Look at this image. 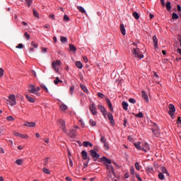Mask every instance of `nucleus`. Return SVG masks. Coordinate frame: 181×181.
<instances>
[{"label":"nucleus","instance_id":"obj_1","mask_svg":"<svg viewBox=\"0 0 181 181\" xmlns=\"http://www.w3.org/2000/svg\"><path fill=\"white\" fill-rule=\"evenodd\" d=\"M100 160H102V162H105L106 163H108L106 164L107 176H112V175H115V172L114 171V167L111 165V160L107 158V157L105 156H103V158H100Z\"/></svg>","mask_w":181,"mask_h":181},{"label":"nucleus","instance_id":"obj_2","mask_svg":"<svg viewBox=\"0 0 181 181\" xmlns=\"http://www.w3.org/2000/svg\"><path fill=\"white\" fill-rule=\"evenodd\" d=\"M28 91L31 93V94H35V95H37V97H40L41 94H40V87L39 86H35L33 84H30L28 86Z\"/></svg>","mask_w":181,"mask_h":181},{"label":"nucleus","instance_id":"obj_3","mask_svg":"<svg viewBox=\"0 0 181 181\" xmlns=\"http://www.w3.org/2000/svg\"><path fill=\"white\" fill-rule=\"evenodd\" d=\"M60 67H62V61L59 59L54 60L52 62V69L57 74H60Z\"/></svg>","mask_w":181,"mask_h":181},{"label":"nucleus","instance_id":"obj_4","mask_svg":"<svg viewBox=\"0 0 181 181\" xmlns=\"http://www.w3.org/2000/svg\"><path fill=\"white\" fill-rule=\"evenodd\" d=\"M133 45L135 46V47L132 49V54L134 56V57H136V59H139V60L144 59V54H141V51L139 50V48H138V46H136V44L133 43Z\"/></svg>","mask_w":181,"mask_h":181},{"label":"nucleus","instance_id":"obj_5","mask_svg":"<svg viewBox=\"0 0 181 181\" xmlns=\"http://www.w3.org/2000/svg\"><path fill=\"white\" fill-rule=\"evenodd\" d=\"M7 104H9L11 107L13 105H16V96L13 94H11L8 95V98L6 99Z\"/></svg>","mask_w":181,"mask_h":181},{"label":"nucleus","instance_id":"obj_6","mask_svg":"<svg viewBox=\"0 0 181 181\" xmlns=\"http://www.w3.org/2000/svg\"><path fill=\"white\" fill-rule=\"evenodd\" d=\"M59 129H61L62 132H64V134H67L68 131H67V128L66 127V122L63 119H59Z\"/></svg>","mask_w":181,"mask_h":181},{"label":"nucleus","instance_id":"obj_7","mask_svg":"<svg viewBox=\"0 0 181 181\" xmlns=\"http://www.w3.org/2000/svg\"><path fill=\"white\" fill-rule=\"evenodd\" d=\"M169 112L168 114L171 117L172 119H175V112H176V108L175 107V105L173 104H170L168 106Z\"/></svg>","mask_w":181,"mask_h":181},{"label":"nucleus","instance_id":"obj_8","mask_svg":"<svg viewBox=\"0 0 181 181\" xmlns=\"http://www.w3.org/2000/svg\"><path fill=\"white\" fill-rule=\"evenodd\" d=\"M90 153L92 158H93V160H95V162H96V160H98V159H100V154L98 153V152L95 151V150H90Z\"/></svg>","mask_w":181,"mask_h":181},{"label":"nucleus","instance_id":"obj_9","mask_svg":"<svg viewBox=\"0 0 181 181\" xmlns=\"http://www.w3.org/2000/svg\"><path fill=\"white\" fill-rule=\"evenodd\" d=\"M141 148H143L141 151H144V152H148V151H151L149 145L145 141L141 142Z\"/></svg>","mask_w":181,"mask_h":181},{"label":"nucleus","instance_id":"obj_10","mask_svg":"<svg viewBox=\"0 0 181 181\" xmlns=\"http://www.w3.org/2000/svg\"><path fill=\"white\" fill-rule=\"evenodd\" d=\"M89 110L92 115H97V107L94 103H92L91 105H90Z\"/></svg>","mask_w":181,"mask_h":181},{"label":"nucleus","instance_id":"obj_11","mask_svg":"<svg viewBox=\"0 0 181 181\" xmlns=\"http://www.w3.org/2000/svg\"><path fill=\"white\" fill-rule=\"evenodd\" d=\"M98 110H100V111H101L103 115H104V117H107V110H105V107L101 105H98Z\"/></svg>","mask_w":181,"mask_h":181},{"label":"nucleus","instance_id":"obj_12","mask_svg":"<svg viewBox=\"0 0 181 181\" xmlns=\"http://www.w3.org/2000/svg\"><path fill=\"white\" fill-rule=\"evenodd\" d=\"M66 135H69L71 138H76V136H77V131L71 129H70V132L69 133L68 132V134Z\"/></svg>","mask_w":181,"mask_h":181},{"label":"nucleus","instance_id":"obj_13","mask_svg":"<svg viewBox=\"0 0 181 181\" xmlns=\"http://www.w3.org/2000/svg\"><path fill=\"white\" fill-rule=\"evenodd\" d=\"M24 127H28L29 128H35V127H36V123L33 122H27L24 124Z\"/></svg>","mask_w":181,"mask_h":181},{"label":"nucleus","instance_id":"obj_14","mask_svg":"<svg viewBox=\"0 0 181 181\" xmlns=\"http://www.w3.org/2000/svg\"><path fill=\"white\" fill-rule=\"evenodd\" d=\"M134 146H135V148H136L139 151H142V149H144L142 148V142L141 141H138L136 143L134 144Z\"/></svg>","mask_w":181,"mask_h":181},{"label":"nucleus","instance_id":"obj_15","mask_svg":"<svg viewBox=\"0 0 181 181\" xmlns=\"http://www.w3.org/2000/svg\"><path fill=\"white\" fill-rule=\"evenodd\" d=\"M108 119L110 122V124L112 125H114L115 124V121H114V116L111 113L107 114Z\"/></svg>","mask_w":181,"mask_h":181},{"label":"nucleus","instance_id":"obj_16","mask_svg":"<svg viewBox=\"0 0 181 181\" xmlns=\"http://www.w3.org/2000/svg\"><path fill=\"white\" fill-rule=\"evenodd\" d=\"M141 95L144 100H145V101H146L147 103L149 102V98H148V95L146 94V92H145L144 90H142Z\"/></svg>","mask_w":181,"mask_h":181},{"label":"nucleus","instance_id":"obj_17","mask_svg":"<svg viewBox=\"0 0 181 181\" xmlns=\"http://www.w3.org/2000/svg\"><path fill=\"white\" fill-rule=\"evenodd\" d=\"M81 156H82L83 159H84V160H87V159H88V155L87 153V151H82Z\"/></svg>","mask_w":181,"mask_h":181},{"label":"nucleus","instance_id":"obj_18","mask_svg":"<svg viewBox=\"0 0 181 181\" xmlns=\"http://www.w3.org/2000/svg\"><path fill=\"white\" fill-rule=\"evenodd\" d=\"M153 42L154 44L155 49H158V37H156V35H154L153 37Z\"/></svg>","mask_w":181,"mask_h":181},{"label":"nucleus","instance_id":"obj_19","mask_svg":"<svg viewBox=\"0 0 181 181\" xmlns=\"http://www.w3.org/2000/svg\"><path fill=\"white\" fill-rule=\"evenodd\" d=\"M69 49L70 52H73L74 53H76V52H77V48H76V46H74V45L73 44L69 45Z\"/></svg>","mask_w":181,"mask_h":181},{"label":"nucleus","instance_id":"obj_20","mask_svg":"<svg viewBox=\"0 0 181 181\" xmlns=\"http://www.w3.org/2000/svg\"><path fill=\"white\" fill-rule=\"evenodd\" d=\"M25 98H27L28 101L29 103H35V98H33L32 96H29V95H25Z\"/></svg>","mask_w":181,"mask_h":181},{"label":"nucleus","instance_id":"obj_21","mask_svg":"<svg viewBox=\"0 0 181 181\" xmlns=\"http://www.w3.org/2000/svg\"><path fill=\"white\" fill-rule=\"evenodd\" d=\"M120 32L123 36H125L126 31H125V27L124 26V24L120 25Z\"/></svg>","mask_w":181,"mask_h":181},{"label":"nucleus","instance_id":"obj_22","mask_svg":"<svg viewBox=\"0 0 181 181\" xmlns=\"http://www.w3.org/2000/svg\"><path fill=\"white\" fill-rule=\"evenodd\" d=\"M161 172L164 174L166 175V176H169V172H168V170L165 167H161L160 168Z\"/></svg>","mask_w":181,"mask_h":181},{"label":"nucleus","instance_id":"obj_23","mask_svg":"<svg viewBox=\"0 0 181 181\" xmlns=\"http://www.w3.org/2000/svg\"><path fill=\"white\" fill-rule=\"evenodd\" d=\"M122 105L125 111H128V103L124 101L122 103Z\"/></svg>","mask_w":181,"mask_h":181},{"label":"nucleus","instance_id":"obj_24","mask_svg":"<svg viewBox=\"0 0 181 181\" xmlns=\"http://www.w3.org/2000/svg\"><path fill=\"white\" fill-rule=\"evenodd\" d=\"M81 88H82L83 91H84V93H86V94H88L89 91L88 89L87 88V87H86V86L81 84Z\"/></svg>","mask_w":181,"mask_h":181},{"label":"nucleus","instance_id":"obj_25","mask_svg":"<svg viewBox=\"0 0 181 181\" xmlns=\"http://www.w3.org/2000/svg\"><path fill=\"white\" fill-rule=\"evenodd\" d=\"M83 145L85 146V148H87V146L93 147V144H91L90 141H83Z\"/></svg>","mask_w":181,"mask_h":181},{"label":"nucleus","instance_id":"obj_26","mask_svg":"<svg viewBox=\"0 0 181 181\" xmlns=\"http://www.w3.org/2000/svg\"><path fill=\"white\" fill-rule=\"evenodd\" d=\"M68 107L67 105H64V104H62L60 106H59V109L61 111H66L67 110Z\"/></svg>","mask_w":181,"mask_h":181},{"label":"nucleus","instance_id":"obj_27","mask_svg":"<svg viewBox=\"0 0 181 181\" xmlns=\"http://www.w3.org/2000/svg\"><path fill=\"white\" fill-rule=\"evenodd\" d=\"M77 9L79 10V12H81V13H86V9H84V8H83V6H78Z\"/></svg>","mask_w":181,"mask_h":181},{"label":"nucleus","instance_id":"obj_28","mask_svg":"<svg viewBox=\"0 0 181 181\" xmlns=\"http://www.w3.org/2000/svg\"><path fill=\"white\" fill-rule=\"evenodd\" d=\"M89 124L91 125V127H95V125H97V122L94 121L93 119H90L89 120Z\"/></svg>","mask_w":181,"mask_h":181},{"label":"nucleus","instance_id":"obj_29","mask_svg":"<svg viewBox=\"0 0 181 181\" xmlns=\"http://www.w3.org/2000/svg\"><path fill=\"white\" fill-rule=\"evenodd\" d=\"M59 83H62V81H61L59 77H57V78H55V80L54 81V84H55L56 86H57V84H59Z\"/></svg>","mask_w":181,"mask_h":181},{"label":"nucleus","instance_id":"obj_30","mask_svg":"<svg viewBox=\"0 0 181 181\" xmlns=\"http://www.w3.org/2000/svg\"><path fill=\"white\" fill-rule=\"evenodd\" d=\"M76 66L78 69H83V64L81 62H76Z\"/></svg>","mask_w":181,"mask_h":181},{"label":"nucleus","instance_id":"obj_31","mask_svg":"<svg viewBox=\"0 0 181 181\" xmlns=\"http://www.w3.org/2000/svg\"><path fill=\"white\" fill-rule=\"evenodd\" d=\"M61 39V42L62 43H66L67 42V37H64V36H61L60 37Z\"/></svg>","mask_w":181,"mask_h":181},{"label":"nucleus","instance_id":"obj_32","mask_svg":"<svg viewBox=\"0 0 181 181\" xmlns=\"http://www.w3.org/2000/svg\"><path fill=\"white\" fill-rule=\"evenodd\" d=\"M170 4H171L170 1H168L165 4V6L168 11H170V9H172V6H170Z\"/></svg>","mask_w":181,"mask_h":181},{"label":"nucleus","instance_id":"obj_33","mask_svg":"<svg viewBox=\"0 0 181 181\" xmlns=\"http://www.w3.org/2000/svg\"><path fill=\"white\" fill-rule=\"evenodd\" d=\"M158 179H160V180H163L165 179V175H163L162 173H159Z\"/></svg>","mask_w":181,"mask_h":181},{"label":"nucleus","instance_id":"obj_34","mask_svg":"<svg viewBox=\"0 0 181 181\" xmlns=\"http://www.w3.org/2000/svg\"><path fill=\"white\" fill-rule=\"evenodd\" d=\"M20 138H22V139H29V136L28 134H20Z\"/></svg>","mask_w":181,"mask_h":181},{"label":"nucleus","instance_id":"obj_35","mask_svg":"<svg viewBox=\"0 0 181 181\" xmlns=\"http://www.w3.org/2000/svg\"><path fill=\"white\" fill-rule=\"evenodd\" d=\"M16 165H21L23 163V159H17L16 160Z\"/></svg>","mask_w":181,"mask_h":181},{"label":"nucleus","instance_id":"obj_36","mask_svg":"<svg viewBox=\"0 0 181 181\" xmlns=\"http://www.w3.org/2000/svg\"><path fill=\"white\" fill-rule=\"evenodd\" d=\"M42 172L44 173H46L47 175H50V170H49V169H47V168H43Z\"/></svg>","mask_w":181,"mask_h":181},{"label":"nucleus","instance_id":"obj_37","mask_svg":"<svg viewBox=\"0 0 181 181\" xmlns=\"http://www.w3.org/2000/svg\"><path fill=\"white\" fill-rule=\"evenodd\" d=\"M33 2V0H25V4H26V5L28 6L29 7L32 6Z\"/></svg>","mask_w":181,"mask_h":181},{"label":"nucleus","instance_id":"obj_38","mask_svg":"<svg viewBox=\"0 0 181 181\" xmlns=\"http://www.w3.org/2000/svg\"><path fill=\"white\" fill-rule=\"evenodd\" d=\"M47 163H49V157L45 158L43 161L44 166H47Z\"/></svg>","mask_w":181,"mask_h":181},{"label":"nucleus","instance_id":"obj_39","mask_svg":"<svg viewBox=\"0 0 181 181\" xmlns=\"http://www.w3.org/2000/svg\"><path fill=\"white\" fill-rule=\"evenodd\" d=\"M172 19L175 21V19H179V16L176 13H173Z\"/></svg>","mask_w":181,"mask_h":181},{"label":"nucleus","instance_id":"obj_40","mask_svg":"<svg viewBox=\"0 0 181 181\" xmlns=\"http://www.w3.org/2000/svg\"><path fill=\"white\" fill-rule=\"evenodd\" d=\"M135 117L137 118H144V113L142 112H140L139 114H136Z\"/></svg>","mask_w":181,"mask_h":181},{"label":"nucleus","instance_id":"obj_41","mask_svg":"<svg viewBox=\"0 0 181 181\" xmlns=\"http://www.w3.org/2000/svg\"><path fill=\"white\" fill-rule=\"evenodd\" d=\"M104 144V148L106 149V151H108L110 149V145L108 144V142H105L103 143Z\"/></svg>","mask_w":181,"mask_h":181},{"label":"nucleus","instance_id":"obj_42","mask_svg":"<svg viewBox=\"0 0 181 181\" xmlns=\"http://www.w3.org/2000/svg\"><path fill=\"white\" fill-rule=\"evenodd\" d=\"M24 37L26 39V40H29L30 39V35L26 32L24 33Z\"/></svg>","mask_w":181,"mask_h":181},{"label":"nucleus","instance_id":"obj_43","mask_svg":"<svg viewBox=\"0 0 181 181\" xmlns=\"http://www.w3.org/2000/svg\"><path fill=\"white\" fill-rule=\"evenodd\" d=\"M133 16L136 20L139 19V13H138V12L133 13Z\"/></svg>","mask_w":181,"mask_h":181},{"label":"nucleus","instance_id":"obj_44","mask_svg":"<svg viewBox=\"0 0 181 181\" xmlns=\"http://www.w3.org/2000/svg\"><path fill=\"white\" fill-rule=\"evenodd\" d=\"M7 121H8L9 122H12V121H15V118H13V117L12 116H8L6 117Z\"/></svg>","mask_w":181,"mask_h":181},{"label":"nucleus","instance_id":"obj_45","mask_svg":"<svg viewBox=\"0 0 181 181\" xmlns=\"http://www.w3.org/2000/svg\"><path fill=\"white\" fill-rule=\"evenodd\" d=\"M64 22H69V21H70V18H69V16H67V14L64 15Z\"/></svg>","mask_w":181,"mask_h":181},{"label":"nucleus","instance_id":"obj_46","mask_svg":"<svg viewBox=\"0 0 181 181\" xmlns=\"http://www.w3.org/2000/svg\"><path fill=\"white\" fill-rule=\"evenodd\" d=\"M41 87L46 91V93H49V89H47V87L46 86V85L42 83L41 84Z\"/></svg>","mask_w":181,"mask_h":181},{"label":"nucleus","instance_id":"obj_47","mask_svg":"<svg viewBox=\"0 0 181 181\" xmlns=\"http://www.w3.org/2000/svg\"><path fill=\"white\" fill-rule=\"evenodd\" d=\"M106 141L107 140L105 139V136H101V137H100V142H102V144H105Z\"/></svg>","mask_w":181,"mask_h":181},{"label":"nucleus","instance_id":"obj_48","mask_svg":"<svg viewBox=\"0 0 181 181\" xmlns=\"http://www.w3.org/2000/svg\"><path fill=\"white\" fill-rule=\"evenodd\" d=\"M71 95H73V93H74V86H71L69 89Z\"/></svg>","mask_w":181,"mask_h":181},{"label":"nucleus","instance_id":"obj_49","mask_svg":"<svg viewBox=\"0 0 181 181\" xmlns=\"http://www.w3.org/2000/svg\"><path fill=\"white\" fill-rule=\"evenodd\" d=\"M98 96L99 97V98H104V97H105L103 93H101L100 92L98 93Z\"/></svg>","mask_w":181,"mask_h":181},{"label":"nucleus","instance_id":"obj_50","mask_svg":"<svg viewBox=\"0 0 181 181\" xmlns=\"http://www.w3.org/2000/svg\"><path fill=\"white\" fill-rule=\"evenodd\" d=\"M129 103H131V104H135V103H136V100H135V99L134 98H130L129 100Z\"/></svg>","mask_w":181,"mask_h":181},{"label":"nucleus","instance_id":"obj_51","mask_svg":"<svg viewBox=\"0 0 181 181\" xmlns=\"http://www.w3.org/2000/svg\"><path fill=\"white\" fill-rule=\"evenodd\" d=\"M33 15L36 18H39V13H37V11H36V10H33Z\"/></svg>","mask_w":181,"mask_h":181},{"label":"nucleus","instance_id":"obj_52","mask_svg":"<svg viewBox=\"0 0 181 181\" xmlns=\"http://www.w3.org/2000/svg\"><path fill=\"white\" fill-rule=\"evenodd\" d=\"M147 171L152 173V172H153V168L152 167H147Z\"/></svg>","mask_w":181,"mask_h":181},{"label":"nucleus","instance_id":"obj_53","mask_svg":"<svg viewBox=\"0 0 181 181\" xmlns=\"http://www.w3.org/2000/svg\"><path fill=\"white\" fill-rule=\"evenodd\" d=\"M130 173L131 175H135V168H134V167L131 168Z\"/></svg>","mask_w":181,"mask_h":181},{"label":"nucleus","instance_id":"obj_54","mask_svg":"<svg viewBox=\"0 0 181 181\" xmlns=\"http://www.w3.org/2000/svg\"><path fill=\"white\" fill-rule=\"evenodd\" d=\"M16 49H23V44L20 43L18 46H16Z\"/></svg>","mask_w":181,"mask_h":181},{"label":"nucleus","instance_id":"obj_55","mask_svg":"<svg viewBox=\"0 0 181 181\" xmlns=\"http://www.w3.org/2000/svg\"><path fill=\"white\" fill-rule=\"evenodd\" d=\"M135 168L136 169V170H140V168H139V163H135Z\"/></svg>","mask_w":181,"mask_h":181},{"label":"nucleus","instance_id":"obj_56","mask_svg":"<svg viewBox=\"0 0 181 181\" xmlns=\"http://www.w3.org/2000/svg\"><path fill=\"white\" fill-rule=\"evenodd\" d=\"M31 45L33 47H34L35 49H37V44L35 43L34 42H32Z\"/></svg>","mask_w":181,"mask_h":181},{"label":"nucleus","instance_id":"obj_57","mask_svg":"<svg viewBox=\"0 0 181 181\" xmlns=\"http://www.w3.org/2000/svg\"><path fill=\"white\" fill-rule=\"evenodd\" d=\"M4 76V69L0 68V78Z\"/></svg>","mask_w":181,"mask_h":181},{"label":"nucleus","instance_id":"obj_58","mask_svg":"<svg viewBox=\"0 0 181 181\" xmlns=\"http://www.w3.org/2000/svg\"><path fill=\"white\" fill-rule=\"evenodd\" d=\"M83 59L85 63H88V58L87 57H83Z\"/></svg>","mask_w":181,"mask_h":181},{"label":"nucleus","instance_id":"obj_59","mask_svg":"<svg viewBox=\"0 0 181 181\" xmlns=\"http://www.w3.org/2000/svg\"><path fill=\"white\" fill-rule=\"evenodd\" d=\"M108 107L110 110V111H112V112L114 111V108L112 107V103L108 105Z\"/></svg>","mask_w":181,"mask_h":181},{"label":"nucleus","instance_id":"obj_60","mask_svg":"<svg viewBox=\"0 0 181 181\" xmlns=\"http://www.w3.org/2000/svg\"><path fill=\"white\" fill-rule=\"evenodd\" d=\"M23 148H25V146L20 145L17 147V148L18 149V151H22L23 149Z\"/></svg>","mask_w":181,"mask_h":181},{"label":"nucleus","instance_id":"obj_61","mask_svg":"<svg viewBox=\"0 0 181 181\" xmlns=\"http://www.w3.org/2000/svg\"><path fill=\"white\" fill-rule=\"evenodd\" d=\"M42 53H47V48L42 47Z\"/></svg>","mask_w":181,"mask_h":181},{"label":"nucleus","instance_id":"obj_62","mask_svg":"<svg viewBox=\"0 0 181 181\" xmlns=\"http://www.w3.org/2000/svg\"><path fill=\"white\" fill-rule=\"evenodd\" d=\"M14 136H19V137H21V134L19 132H14Z\"/></svg>","mask_w":181,"mask_h":181},{"label":"nucleus","instance_id":"obj_63","mask_svg":"<svg viewBox=\"0 0 181 181\" xmlns=\"http://www.w3.org/2000/svg\"><path fill=\"white\" fill-rule=\"evenodd\" d=\"M136 177L138 178L139 181H142V178L139 177V174H136Z\"/></svg>","mask_w":181,"mask_h":181},{"label":"nucleus","instance_id":"obj_64","mask_svg":"<svg viewBox=\"0 0 181 181\" xmlns=\"http://www.w3.org/2000/svg\"><path fill=\"white\" fill-rule=\"evenodd\" d=\"M177 124H181V117H179L177 118Z\"/></svg>","mask_w":181,"mask_h":181}]
</instances>
